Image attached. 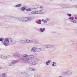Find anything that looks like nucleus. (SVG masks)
Masks as SVG:
<instances>
[{"label": "nucleus", "instance_id": "obj_1", "mask_svg": "<svg viewBox=\"0 0 77 77\" xmlns=\"http://www.w3.org/2000/svg\"><path fill=\"white\" fill-rule=\"evenodd\" d=\"M35 59V56L33 54L28 55L25 54L23 55L22 57L20 58L21 62H24L25 63H30L31 60H32Z\"/></svg>", "mask_w": 77, "mask_h": 77}, {"label": "nucleus", "instance_id": "obj_2", "mask_svg": "<svg viewBox=\"0 0 77 77\" xmlns=\"http://www.w3.org/2000/svg\"><path fill=\"white\" fill-rule=\"evenodd\" d=\"M18 21L22 22L23 23H26L27 22V17H22L21 18H17Z\"/></svg>", "mask_w": 77, "mask_h": 77}, {"label": "nucleus", "instance_id": "obj_3", "mask_svg": "<svg viewBox=\"0 0 77 77\" xmlns=\"http://www.w3.org/2000/svg\"><path fill=\"white\" fill-rule=\"evenodd\" d=\"M20 75L22 76V77H29V74L27 73H20Z\"/></svg>", "mask_w": 77, "mask_h": 77}, {"label": "nucleus", "instance_id": "obj_4", "mask_svg": "<svg viewBox=\"0 0 77 77\" xmlns=\"http://www.w3.org/2000/svg\"><path fill=\"white\" fill-rule=\"evenodd\" d=\"M11 57V56L10 55L7 56L5 55H2L1 56V58L2 59H8V58H10Z\"/></svg>", "mask_w": 77, "mask_h": 77}, {"label": "nucleus", "instance_id": "obj_5", "mask_svg": "<svg viewBox=\"0 0 77 77\" xmlns=\"http://www.w3.org/2000/svg\"><path fill=\"white\" fill-rule=\"evenodd\" d=\"M36 47H33L31 49V51L33 53H36Z\"/></svg>", "mask_w": 77, "mask_h": 77}, {"label": "nucleus", "instance_id": "obj_6", "mask_svg": "<svg viewBox=\"0 0 77 77\" xmlns=\"http://www.w3.org/2000/svg\"><path fill=\"white\" fill-rule=\"evenodd\" d=\"M14 40L12 38H10L9 42V45H11L12 44H14Z\"/></svg>", "mask_w": 77, "mask_h": 77}, {"label": "nucleus", "instance_id": "obj_7", "mask_svg": "<svg viewBox=\"0 0 77 77\" xmlns=\"http://www.w3.org/2000/svg\"><path fill=\"white\" fill-rule=\"evenodd\" d=\"M28 69L31 71H35L36 70V69L35 68H28Z\"/></svg>", "mask_w": 77, "mask_h": 77}, {"label": "nucleus", "instance_id": "obj_8", "mask_svg": "<svg viewBox=\"0 0 77 77\" xmlns=\"http://www.w3.org/2000/svg\"><path fill=\"white\" fill-rule=\"evenodd\" d=\"M51 45H47L45 46V47H46V48H51Z\"/></svg>", "mask_w": 77, "mask_h": 77}, {"label": "nucleus", "instance_id": "obj_9", "mask_svg": "<svg viewBox=\"0 0 77 77\" xmlns=\"http://www.w3.org/2000/svg\"><path fill=\"white\" fill-rule=\"evenodd\" d=\"M3 44L5 46H8L9 45H10L9 43H8V42H4L3 43Z\"/></svg>", "mask_w": 77, "mask_h": 77}, {"label": "nucleus", "instance_id": "obj_10", "mask_svg": "<svg viewBox=\"0 0 77 77\" xmlns=\"http://www.w3.org/2000/svg\"><path fill=\"white\" fill-rule=\"evenodd\" d=\"M67 74L69 75H72V72L70 70H69L67 71Z\"/></svg>", "mask_w": 77, "mask_h": 77}, {"label": "nucleus", "instance_id": "obj_11", "mask_svg": "<svg viewBox=\"0 0 77 77\" xmlns=\"http://www.w3.org/2000/svg\"><path fill=\"white\" fill-rule=\"evenodd\" d=\"M35 12L36 14H41L42 13V12L40 11H35Z\"/></svg>", "mask_w": 77, "mask_h": 77}, {"label": "nucleus", "instance_id": "obj_12", "mask_svg": "<svg viewBox=\"0 0 77 77\" xmlns=\"http://www.w3.org/2000/svg\"><path fill=\"white\" fill-rule=\"evenodd\" d=\"M2 77H7V74L5 73L2 74Z\"/></svg>", "mask_w": 77, "mask_h": 77}, {"label": "nucleus", "instance_id": "obj_13", "mask_svg": "<svg viewBox=\"0 0 77 77\" xmlns=\"http://www.w3.org/2000/svg\"><path fill=\"white\" fill-rule=\"evenodd\" d=\"M24 41L25 44H26L27 43H29V39L24 40Z\"/></svg>", "mask_w": 77, "mask_h": 77}, {"label": "nucleus", "instance_id": "obj_14", "mask_svg": "<svg viewBox=\"0 0 77 77\" xmlns=\"http://www.w3.org/2000/svg\"><path fill=\"white\" fill-rule=\"evenodd\" d=\"M20 44H25L24 42V40H21L19 41Z\"/></svg>", "mask_w": 77, "mask_h": 77}, {"label": "nucleus", "instance_id": "obj_15", "mask_svg": "<svg viewBox=\"0 0 77 77\" xmlns=\"http://www.w3.org/2000/svg\"><path fill=\"white\" fill-rule=\"evenodd\" d=\"M50 62H51V60H48V61L46 62V64L47 65H49Z\"/></svg>", "mask_w": 77, "mask_h": 77}, {"label": "nucleus", "instance_id": "obj_16", "mask_svg": "<svg viewBox=\"0 0 77 77\" xmlns=\"http://www.w3.org/2000/svg\"><path fill=\"white\" fill-rule=\"evenodd\" d=\"M21 9L22 11H25V10H26V8L25 6L23 7H22L21 8Z\"/></svg>", "mask_w": 77, "mask_h": 77}, {"label": "nucleus", "instance_id": "obj_17", "mask_svg": "<svg viewBox=\"0 0 77 77\" xmlns=\"http://www.w3.org/2000/svg\"><path fill=\"white\" fill-rule=\"evenodd\" d=\"M36 64H38V63H36V62L34 61L32 63L31 65H36Z\"/></svg>", "mask_w": 77, "mask_h": 77}, {"label": "nucleus", "instance_id": "obj_18", "mask_svg": "<svg viewBox=\"0 0 77 77\" xmlns=\"http://www.w3.org/2000/svg\"><path fill=\"white\" fill-rule=\"evenodd\" d=\"M10 39L8 38H7L5 39V42H8V43H9V41H10Z\"/></svg>", "mask_w": 77, "mask_h": 77}, {"label": "nucleus", "instance_id": "obj_19", "mask_svg": "<svg viewBox=\"0 0 77 77\" xmlns=\"http://www.w3.org/2000/svg\"><path fill=\"white\" fill-rule=\"evenodd\" d=\"M12 62L14 64L18 63V60H13Z\"/></svg>", "mask_w": 77, "mask_h": 77}, {"label": "nucleus", "instance_id": "obj_20", "mask_svg": "<svg viewBox=\"0 0 77 77\" xmlns=\"http://www.w3.org/2000/svg\"><path fill=\"white\" fill-rule=\"evenodd\" d=\"M21 4H19L15 6V7L16 8H18V7H20V6H21Z\"/></svg>", "mask_w": 77, "mask_h": 77}, {"label": "nucleus", "instance_id": "obj_21", "mask_svg": "<svg viewBox=\"0 0 77 77\" xmlns=\"http://www.w3.org/2000/svg\"><path fill=\"white\" fill-rule=\"evenodd\" d=\"M32 18L31 17H27V21H31L32 20Z\"/></svg>", "mask_w": 77, "mask_h": 77}, {"label": "nucleus", "instance_id": "obj_22", "mask_svg": "<svg viewBox=\"0 0 77 77\" xmlns=\"http://www.w3.org/2000/svg\"><path fill=\"white\" fill-rule=\"evenodd\" d=\"M45 30V28H43V29L42 28H40V31L41 32H44V31Z\"/></svg>", "mask_w": 77, "mask_h": 77}, {"label": "nucleus", "instance_id": "obj_23", "mask_svg": "<svg viewBox=\"0 0 77 77\" xmlns=\"http://www.w3.org/2000/svg\"><path fill=\"white\" fill-rule=\"evenodd\" d=\"M51 48H52V49H54V50H55V48H56V47H55V46L54 45H51Z\"/></svg>", "mask_w": 77, "mask_h": 77}, {"label": "nucleus", "instance_id": "obj_24", "mask_svg": "<svg viewBox=\"0 0 77 77\" xmlns=\"http://www.w3.org/2000/svg\"><path fill=\"white\" fill-rule=\"evenodd\" d=\"M9 66H14V64L13 62H11L9 63Z\"/></svg>", "mask_w": 77, "mask_h": 77}, {"label": "nucleus", "instance_id": "obj_25", "mask_svg": "<svg viewBox=\"0 0 77 77\" xmlns=\"http://www.w3.org/2000/svg\"><path fill=\"white\" fill-rule=\"evenodd\" d=\"M36 52H40V48H36Z\"/></svg>", "mask_w": 77, "mask_h": 77}, {"label": "nucleus", "instance_id": "obj_26", "mask_svg": "<svg viewBox=\"0 0 77 77\" xmlns=\"http://www.w3.org/2000/svg\"><path fill=\"white\" fill-rule=\"evenodd\" d=\"M63 7L64 8H68V5L65 4L63 5Z\"/></svg>", "mask_w": 77, "mask_h": 77}, {"label": "nucleus", "instance_id": "obj_27", "mask_svg": "<svg viewBox=\"0 0 77 77\" xmlns=\"http://www.w3.org/2000/svg\"><path fill=\"white\" fill-rule=\"evenodd\" d=\"M40 9V11H43L44 10V8H43V7L41 6L39 8H38Z\"/></svg>", "mask_w": 77, "mask_h": 77}, {"label": "nucleus", "instance_id": "obj_28", "mask_svg": "<svg viewBox=\"0 0 77 77\" xmlns=\"http://www.w3.org/2000/svg\"><path fill=\"white\" fill-rule=\"evenodd\" d=\"M34 77H41V75H39L36 74L34 76Z\"/></svg>", "mask_w": 77, "mask_h": 77}, {"label": "nucleus", "instance_id": "obj_29", "mask_svg": "<svg viewBox=\"0 0 77 77\" xmlns=\"http://www.w3.org/2000/svg\"><path fill=\"white\" fill-rule=\"evenodd\" d=\"M42 21H43V22H44L45 23H47V21L46 20H45L44 19H42Z\"/></svg>", "mask_w": 77, "mask_h": 77}, {"label": "nucleus", "instance_id": "obj_30", "mask_svg": "<svg viewBox=\"0 0 77 77\" xmlns=\"http://www.w3.org/2000/svg\"><path fill=\"white\" fill-rule=\"evenodd\" d=\"M43 50H44V49L43 48H40V51H42Z\"/></svg>", "mask_w": 77, "mask_h": 77}, {"label": "nucleus", "instance_id": "obj_31", "mask_svg": "<svg viewBox=\"0 0 77 77\" xmlns=\"http://www.w3.org/2000/svg\"><path fill=\"white\" fill-rule=\"evenodd\" d=\"M33 41L32 40H29V43H33Z\"/></svg>", "mask_w": 77, "mask_h": 77}, {"label": "nucleus", "instance_id": "obj_32", "mask_svg": "<svg viewBox=\"0 0 77 77\" xmlns=\"http://www.w3.org/2000/svg\"><path fill=\"white\" fill-rule=\"evenodd\" d=\"M71 22H72V23H77V21L75 20H71Z\"/></svg>", "mask_w": 77, "mask_h": 77}, {"label": "nucleus", "instance_id": "obj_33", "mask_svg": "<svg viewBox=\"0 0 77 77\" xmlns=\"http://www.w3.org/2000/svg\"><path fill=\"white\" fill-rule=\"evenodd\" d=\"M27 12H29V11H32V9L31 8H28L26 10Z\"/></svg>", "mask_w": 77, "mask_h": 77}, {"label": "nucleus", "instance_id": "obj_34", "mask_svg": "<svg viewBox=\"0 0 77 77\" xmlns=\"http://www.w3.org/2000/svg\"><path fill=\"white\" fill-rule=\"evenodd\" d=\"M35 11L31 12V14H35Z\"/></svg>", "mask_w": 77, "mask_h": 77}, {"label": "nucleus", "instance_id": "obj_35", "mask_svg": "<svg viewBox=\"0 0 77 77\" xmlns=\"http://www.w3.org/2000/svg\"><path fill=\"white\" fill-rule=\"evenodd\" d=\"M3 39H4V38H0V41L3 42Z\"/></svg>", "mask_w": 77, "mask_h": 77}, {"label": "nucleus", "instance_id": "obj_36", "mask_svg": "<svg viewBox=\"0 0 77 77\" xmlns=\"http://www.w3.org/2000/svg\"><path fill=\"white\" fill-rule=\"evenodd\" d=\"M35 60L36 61H39V60H40L38 58H36L35 59Z\"/></svg>", "mask_w": 77, "mask_h": 77}, {"label": "nucleus", "instance_id": "obj_37", "mask_svg": "<svg viewBox=\"0 0 77 77\" xmlns=\"http://www.w3.org/2000/svg\"><path fill=\"white\" fill-rule=\"evenodd\" d=\"M52 66H54V64H56V62H52Z\"/></svg>", "mask_w": 77, "mask_h": 77}, {"label": "nucleus", "instance_id": "obj_38", "mask_svg": "<svg viewBox=\"0 0 77 77\" xmlns=\"http://www.w3.org/2000/svg\"><path fill=\"white\" fill-rule=\"evenodd\" d=\"M46 20L47 21H50V19L48 18H47Z\"/></svg>", "mask_w": 77, "mask_h": 77}, {"label": "nucleus", "instance_id": "obj_39", "mask_svg": "<svg viewBox=\"0 0 77 77\" xmlns=\"http://www.w3.org/2000/svg\"><path fill=\"white\" fill-rule=\"evenodd\" d=\"M64 74H68V71L65 72H64Z\"/></svg>", "mask_w": 77, "mask_h": 77}, {"label": "nucleus", "instance_id": "obj_40", "mask_svg": "<svg viewBox=\"0 0 77 77\" xmlns=\"http://www.w3.org/2000/svg\"><path fill=\"white\" fill-rule=\"evenodd\" d=\"M75 32H76V33H77V29H75Z\"/></svg>", "mask_w": 77, "mask_h": 77}, {"label": "nucleus", "instance_id": "obj_41", "mask_svg": "<svg viewBox=\"0 0 77 77\" xmlns=\"http://www.w3.org/2000/svg\"><path fill=\"white\" fill-rule=\"evenodd\" d=\"M67 15H69V17H71V14H67Z\"/></svg>", "mask_w": 77, "mask_h": 77}, {"label": "nucleus", "instance_id": "obj_42", "mask_svg": "<svg viewBox=\"0 0 77 77\" xmlns=\"http://www.w3.org/2000/svg\"><path fill=\"white\" fill-rule=\"evenodd\" d=\"M71 42H72L73 43H74V42H75V41H74V40H72L71 41Z\"/></svg>", "mask_w": 77, "mask_h": 77}, {"label": "nucleus", "instance_id": "obj_43", "mask_svg": "<svg viewBox=\"0 0 77 77\" xmlns=\"http://www.w3.org/2000/svg\"><path fill=\"white\" fill-rule=\"evenodd\" d=\"M39 24H41V20H39Z\"/></svg>", "mask_w": 77, "mask_h": 77}, {"label": "nucleus", "instance_id": "obj_44", "mask_svg": "<svg viewBox=\"0 0 77 77\" xmlns=\"http://www.w3.org/2000/svg\"><path fill=\"white\" fill-rule=\"evenodd\" d=\"M36 23L38 24H39V22L38 21H36Z\"/></svg>", "mask_w": 77, "mask_h": 77}, {"label": "nucleus", "instance_id": "obj_45", "mask_svg": "<svg viewBox=\"0 0 77 77\" xmlns=\"http://www.w3.org/2000/svg\"><path fill=\"white\" fill-rule=\"evenodd\" d=\"M71 45H74V43H72L71 44Z\"/></svg>", "mask_w": 77, "mask_h": 77}, {"label": "nucleus", "instance_id": "obj_46", "mask_svg": "<svg viewBox=\"0 0 77 77\" xmlns=\"http://www.w3.org/2000/svg\"><path fill=\"white\" fill-rule=\"evenodd\" d=\"M72 20H74V17L72 18Z\"/></svg>", "mask_w": 77, "mask_h": 77}, {"label": "nucleus", "instance_id": "obj_47", "mask_svg": "<svg viewBox=\"0 0 77 77\" xmlns=\"http://www.w3.org/2000/svg\"><path fill=\"white\" fill-rule=\"evenodd\" d=\"M69 19H70V20H71V19H72V17H70L69 18Z\"/></svg>", "mask_w": 77, "mask_h": 77}, {"label": "nucleus", "instance_id": "obj_48", "mask_svg": "<svg viewBox=\"0 0 77 77\" xmlns=\"http://www.w3.org/2000/svg\"><path fill=\"white\" fill-rule=\"evenodd\" d=\"M2 67H0V69H2Z\"/></svg>", "mask_w": 77, "mask_h": 77}, {"label": "nucleus", "instance_id": "obj_49", "mask_svg": "<svg viewBox=\"0 0 77 77\" xmlns=\"http://www.w3.org/2000/svg\"><path fill=\"white\" fill-rule=\"evenodd\" d=\"M75 19H76V20H77V17H75Z\"/></svg>", "mask_w": 77, "mask_h": 77}, {"label": "nucleus", "instance_id": "obj_50", "mask_svg": "<svg viewBox=\"0 0 77 77\" xmlns=\"http://www.w3.org/2000/svg\"><path fill=\"white\" fill-rule=\"evenodd\" d=\"M75 7H76V8H77V6H75Z\"/></svg>", "mask_w": 77, "mask_h": 77}, {"label": "nucleus", "instance_id": "obj_51", "mask_svg": "<svg viewBox=\"0 0 77 77\" xmlns=\"http://www.w3.org/2000/svg\"><path fill=\"white\" fill-rule=\"evenodd\" d=\"M62 77L61 76H59V77Z\"/></svg>", "mask_w": 77, "mask_h": 77}, {"label": "nucleus", "instance_id": "obj_52", "mask_svg": "<svg viewBox=\"0 0 77 77\" xmlns=\"http://www.w3.org/2000/svg\"><path fill=\"white\" fill-rule=\"evenodd\" d=\"M0 77H2V76L0 75Z\"/></svg>", "mask_w": 77, "mask_h": 77}, {"label": "nucleus", "instance_id": "obj_53", "mask_svg": "<svg viewBox=\"0 0 77 77\" xmlns=\"http://www.w3.org/2000/svg\"><path fill=\"white\" fill-rule=\"evenodd\" d=\"M55 66H56V65H55Z\"/></svg>", "mask_w": 77, "mask_h": 77}, {"label": "nucleus", "instance_id": "obj_54", "mask_svg": "<svg viewBox=\"0 0 77 77\" xmlns=\"http://www.w3.org/2000/svg\"><path fill=\"white\" fill-rule=\"evenodd\" d=\"M32 77H33V75H32Z\"/></svg>", "mask_w": 77, "mask_h": 77}, {"label": "nucleus", "instance_id": "obj_55", "mask_svg": "<svg viewBox=\"0 0 77 77\" xmlns=\"http://www.w3.org/2000/svg\"><path fill=\"white\" fill-rule=\"evenodd\" d=\"M0 50H1V49H0Z\"/></svg>", "mask_w": 77, "mask_h": 77}]
</instances>
